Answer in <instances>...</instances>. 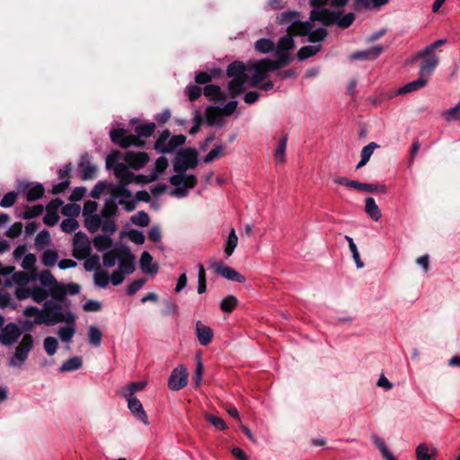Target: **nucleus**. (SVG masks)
I'll use <instances>...</instances> for the list:
<instances>
[{"instance_id": "1", "label": "nucleus", "mask_w": 460, "mask_h": 460, "mask_svg": "<svg viewBox=\"0 0 460 460\" xmlns=\"http://www.w3.org/2000/svg\"><path fill=\"white\" fill-rule=\"evenodd\" d=\"M119 153L111 154L106 158V167L112 170L119 181V184L111 189V197L104 204L111 201L118 208L117 202L124 206L126 211L130 212L136 208L137 201L132 198L131 191L127 188L130 183L144 184L143 175H136L124 163L118 162Z\"/></svg>"}, {"instance_id": "2", "label": "nucleus", "mask_w": 460, "mask_h": 460, "mask_svg": "<svg viewBox=\"0 0 460 460\" xmlns=\"http://www.w3.org/2000/svg\"><path fill=\"white\" fill-rule=\"evenodd\" d=\"M117 212L118 208L112 201L104 204L102 208V217L103 220L102 223H101L100 228L103 234L96 235L93 240L95 249L99 252L106 251L112 246L111 235L117 231V224L114 218Z\"/></svg>"}, {"instance_id": "3", "label": "nucleus", "mask_w": 460, "mask_h": 460, "mask_svg": "<svg viewBox=\"0 0 460 460\" xmlns=\"http://www.w3.org/2000/svg\"><path fill=\"white\" fill-rule=\"evenodd\" d=\"M280 68H283V66H280L278 61L267 58L249 63V69L253 71V75L250 79V85L252 87L258 86L268 77L269 72L276 71Z\"/></svg>"}, {"instance_id": "4", "label": "nucleus", "mask_w": 460, "mask_h": 460, "mask_svg": "<svg viewBox=\"0 0 460 460\" xmlns=\"http://www.w3.org/2000/svg\"><path fill=\"white\" fill-rule=\"evenodd\" d=\"M33 345V337L31 334H24L18 343L13 355L9 359V367L16 368L22 367Z\"/></svg>"}, {"instance_id": "5", "label": "nucleus", "mask_w": 460, "mask_h": 460, "mask_svg": "<svg viewBox=\"0 0 460 460\" xmlns=\"http://www.w3.org/2000/svg\"><path fill=\"white\" fill-rule=\"evenodd\" d=\"M44 306V315H40L36 321L37 323H44L51 326L68 320L62 312V307L59 303L49 300L46 301Z\"/></svg>"}, {"instance_id": "6", "label": "nucleus", "mask_w": 460, "mask_h": 460, "mask_svg": "<svg viewBox=\"0 0 460 460\" xmlns=\"http://www.w3.org/2000/svg\"><path fill=\"white\" fill-rule=\"evenodd\" d=\"M171 184L174 186L172 194L178 198L185 197L189 190L195 187L197 179L192 174H185L184 172H177L170 179Z\"/></svg>"}, {"instance_id": "7", "label": "nucleus", "mask_w": 460, "mask_h": 460, "mask_svg": "<svg viewBox=\"0 0 460 460\" xmlns=\"http://www.w3.org/2000/svg\"><path fill=\"white\" fill-rule=\"evenodd\" d=\"M296 47L293 37L287 32L286 35L280 37L275 45L276 61L283 67L291 62L290 51Z\"/></svg>"}, {"instance_id": "8", "label": "nucleus", "mask_w": 460, "mask_h": 460, "mask_svg": "<svg viewBox=\"0 0 460 460\" xmlns=\"http://www.w3.org/2000/svg\"><path fill=\"white\" fill-rule=\"evenodd\" d=\"M98 204L96 201L88 200L83 208V216L84 217V226L90 233H96L102 223V210L96 214Z\"/></svg>"}, {"instance_id": "9", "label": "nucleus", "mask_w": 460, "mask_h": 460, "mask_svg": "<svg viewBox=\"0 0 460 460\" xmlns=\"http://www.w3.org/2000/svg\"><path fill=\"white\" fill-rule=\"evenodd\" d=\"M246 67L241 61L232 62V99L244 92V84L248 81Z\"/></svg>"}, {"instance_id": "10", "label": "nucleus", "mask_w": 460, "mask_h": 460, "mask_svg": "<svg viewBox=\"0 0 460 460\" xmlns=\"http://www.w3.org/2000/svg\"><path fill=\"white\" fill-rule=\"evenodd\" d=\"M198 164V153L195 149H185L177 154L173 169L176 172H184L188 169L195 168Z\"/></svg>"}, {"instance_id": "11", "label": "nucleus", "mask_w": 460, "mask_h": 460, "mask_svg": "<svg viewBox=\"0 0 460 460\" xmlns=\"http://www.w3.org/2000/svg\"><path fill=\"white\" fill-rule=\"evenodd\" d=\"M92 252V244L89 237L83 232H77L73 239V255L83 260L90 255Z\"/></svg>"}, {"instance_id": "12", "label": "nucleus", "mask_w": 460, "mask_h": 460, "mask_svg": "<svg viewBox=\"0 0 460 460\" xmlns=\"http://www.w3.org/2000/svg\"><path fill=\"white\" fill-rule=\"evenodd\" d=\"M417 59H422L420 65L419 75L429 80V78L431 76L434 70L438 66L439 63V58L434 54H429L427 56H419L418 52L416 56L412 58L411 63L415 62Z\"/></svg>"}, {"instance_id": "13", "label": "nucleus", "mask_w": 460, "mask_h": 460, "mask_svg": "<svg viewBox=\"0 0 460 460\" xmlns=\"http://www.w3.org/2000/svg\"><path fill=\"white\" fill-rule=\"evenodd\" d=\"M38 279L53 296L58 297L65 296L66 290L64 287L57 281L49 270L41 271Z\"/></svg>"}, {"instance_id": "14", "label": "nucleus", "mask_w": 460, "mask_h": 460, "mask_svg": "<svg viewBox=\"0 0 460 460\" xmlns=\"http://www.w3.org/2000/svg\"><path fill=\"white\" fill-rule=\"evenodd\" d=\"M112 142L127 148L131 146H141L143 142L135 135L128 134L125 129H114L110 133Z\"/></svg>"}, {"instance_id": "15", "label": "nucleus", "mask_w": 460, "mask_h": 460, "mask_svg": "<svg viewBox=\"0 0 460 460\" xmlns=\"http://www.w3.org/2000/svg\"><path fill=\"white\" fill-rule=\"evenodd\" d=\"M230 115V103L224 108L210 106L206 110V120L210 126H220L226 116Z\"/></svg>"}, {"instance_id": "16", "label": "nucleus", "mask_w": 460, "mask_h": 460, "mask_svg": "<svg viewBox=\"0 0 460 460\" xmlns=\"http://www.w3.org/2000/svg\"><path fill=\"white\" fill-rule=\"evenodd\" d=\"M188 383L187 369L183 366L174 368L168 380V386L172 391H179Z\"/></svg>"}, {"instance_id": "17", "label": "nucleus", "mask_w": 460, "mask_h": 460, "mask_svg": "<svg viewBox=\"0 0 460 460\" xmlns=\"http://www.w3.org/2000/svg\"><path fill=\"white\" fill-rule=\"evenodd\" d=\"M119 270L125 275L131 274L135 270V258L127 248L118 250Z\"/></svg>"}, {"instance_id": "18", "label": "nucleus", "mask_w": 460, "mask_h": 460, "mask_svg": "<svg viewBox=\"0 0 460 460\" xmlns=\"http://www.w3.org/2000/svg\"><path fill=\"white\" fill-rule=\"evenodd\" d=\"M312 21H317L324 26H331L336 23L338 12L331 11L326 8L311 10L310 17Z\"/></svg>"}, {"instance_id": "19", "label": "nucleus", "mask_w": 460, "mask_h": 460, "mask_svg": "<svg viewBox=\"0 0 460 460\" xmlns=\"http://www.w3.org/2000/svg\"><path fill=\"white\" fill-rule=\"evenodd\" d=\"M125 164L132 169L138 170L144 167L149 161V156L145 152L128 151L123 155Z\"/></svg>"}, {"instance_id": "20", "label": "nucleus", "mask_w": 460, "mask_h": 460, "mask_svg": "<svg viewBox=\"0 0 460 460\" xmlns=\"http://www.w3.org/2000/svg\"><path fill=\"white\" fill-rule=\"evenodd\" d=\"M21 336V330L15 323H8L4 327L0 333V342L4 345L9 346L17 341Z\"/></svg>"}, {"instance_id": "21", "label": "nucleus", "mask_w": 460, "mask_h": 460, "mask_svg": "<svg viewBox=\"0 0 460 460\" xmlns=\"http://www.w3.org/2000/svg\"><path fill=\"white\" fill-rule=\"evenodd\" d=\"M126 399L128 402V407L133 415L144 424L147 425V415L144 411L141 402L136 396H132L131 394H129L128 397H126Z\"/></svg>"}, {"instance_id": "22", "label": "nucleus", "mask_w": 460, "mask_h": 460, "mask_svg": "<svg viewBox=\"0 0 460 460\" xmlns=\"http://www.w3.org/2000/svg\"><path fill=\"white\" fill-rule=\"evenodd\" d=\"M382 46H375L368 49L357 51L349 56L351 60H373L376 59L382 52Z\"/></svg>"}, {"instance_id": "23", "label": "nucleus", "mask_w": 460, "mask_h": 460, "mask_svg": "<svg viewBox=\"0 0 460 460\" xmlns=\"http://www.w3.org/2000/svg\"><path fill=\"white\" fill-rule=\"evenodd\" d=\"M196 335L198 341L203 346L209 344L214 337L212 329L203 324L200 321L196 323Z\"/></svg>"}, {"instance_id": "24", "label": "nucleus", "mask_w": 460, "mask_h": 460, "mask_svg": "<svg viewBox=\"0 0 460 460\" xmlns=\"http://www.w3.org/2000/svg\"><path fill=\"white\" fill-rule=\"evenodd\" d=\"M390 0H353L352 8L357 12L367 9H378L389 3Z\"/></svg>"}, {"instance_id": "25", "label": "nucleus", "mask_w": 460, "mask_h": 460, "mask_svg": "<svg viewBox=\"0 0 460 460\" xmlns=\"http://www.w3.org/2000/svg\"><path fill=\"white\" fill-rule=\"evenodd\" d=\"M168 166V161L164 156L159 157L155 161V166L153 172L149 175H143V182L148 183L155 181L159 174L164 172Z\"/></svg>"}, {"instance_id": "26", "label": "nucleus", "mask_w": 460, "mask_h": 460, "mask_svg": "<svg viewBox=\"0 0 460 460\" xmlns=\"http://www.w3.org/2000/svg\"><path fill=\"white\" fill-rule=\"evenodd\" d=\"M427 84H428V79L419 75L418 79L411 81V82L406 84L405 85H403L402 87L399 88L397 90V94H405V93H410L415 92L417 90H420V89L425 87L427 85Z\"/></svg>"}, {"instance_id": "27", "label": "nucleus", "mask_w": 460, "mask_h": 460, "mask_svg": "<svg viewBox=\"0 0 460 460\" xmlns=\"http://www.w3.org/2000/svg\"><path fill=\"white\" fill-rule=\"evenodd\" d=\"M301 13L295 10H288L281 13L276 18V22L280 25L294 24L300 20Z\"/></svg>"}, {"instance_id": "28", "label": "nucleus", "mask_w": 460, "mask_h": 460, "mask_svg": "<svg viewBox=\"0 0 460 460\" xmlns=\"http://www.w3.org/2000/svg\"><path fill=\"white\" fill-rule=\"evenodd\" d=\"M322 45H307L302 47L296 53L298 61H304L309 58L315 56L322 50Z\"/></svg>"}, {"instance_id": "29", "label": "nucleus", "mask_w": 460, "mask_h": 460, "mask_svg": "<svg viewBox=\"0 0 460 460\" xmlns=\"http://www.w3.org/2000/svg\"><path fill=\"white\" fill-rule=\"evenodd\" d=\"M379 146L375 142H370L368 145L364 146L360 153V161L357 164L356 168L359 169L365 166L367 162L369 161L371 155H373L374 151L378 148Z\"/></svg>"}, {"instance_id": "30", "label": "nucleus", "mask_w": 460, "mask_h": 460, "mask_svg": "<svg viewBox=\"0 0 460 460\" xmlns=\"http://www.w3.org/2000/svg\"><path fill=\"white\" fill-rule=\"evenodd\" d=\"M365 211L375 221L379 220L381 217V210L376 205L374 198L368 197L365 200Z\"/></svg>"}, {"instance_id": "31", "label": "nucleus", "mask_w": 460, "mask_h": 460, "mask_svg": "<svg viewBox=\"0 0 460 460\" xmlns=\"http://www.w3.org/2000/svg\"><path fill=\"white\" fill-rule=\"evenodd\" d=\"M153 257L148 252H144L140 257V267L145 273H156L157 266L152 265Z\"/></svg>"}, {"instance_id": "32", "label": "nucleus", "mask_w": 460, "mask_h": 460, "mask_svg": "<svg viewBox=\"0 0 460 460\" xmlns=\"http://www.w3.org/2000/svg\"><path fill=\"white\" fill-rule=\"evenodd\" d=\"M359 191L373 193L375 191H379L385 193L387 192V188L385 185H377L372 183H365L357 181L356 188Z\"/></svg>"}, {"instance_id": "33", "label": "nucleus", "mask_w": 460, "mask_h": 460, "mask_svg": "<svg viewBox=\"0 0 460 460\" xmlns=\"http://www.w3.org/2000/svg\"><path fill=\"white\" fill-rule=\"evenodd\" d=\"M254 48L258 52L267 54L275 49V43L270 39L262 38L255 42Z\"/></svg>"}, {"instance_id": "34", "label": "nucleus", "mask_w": 460, "mask_h": 460, "mask_svg": "<svg viewBox=\"0 0 460 460\" xmlns=\"http://www.w3.org/2000/svg\"><path fill=\"white\" fill-rule=\"evenodd\" d=\"M441 117L447 123L460 121V102L455 107L442 111Z\"/></svg>"}, {"instance_id": "35", "label": "nucleus", "mask_w": 460, "mask_h": 460, "mask_svg": "<svg viewBox=\"0 0 460 460\" xmlns=\"http://www.w3.org/2000/svg\"><path fill=\"white\" fill-rule=\"evenodd\" d=\"M204 418L208 422H209L213 427H215L218 430H224L227 429V424L218 415L210 412H205Z\"/></svg>"}, {"instance_id": "36", "label": "nucleus", "mask_w": 460, "mask_h": 460, "mask_svg": "<svg viewBox=\"0 0 460 460\" xmlns=\"http://www.w3.org/2000/svg\"><path fill=\"white\" fill-rule=\"evenodd\" d=\"M288 142V135H284L281 139L279 141L277 147L274 151V159L278 163H282L285 161V153L287 148Z\"/></svg>"}, {"instance_id": "37", "label": "nucleus", "mask_w": 460, "mask_h": 460, "mask_svg": "<svg viewBox=\"0 0 460 460\" xmlns=\"http://www.w3.org/2000/svg\"><path fill=\"white\" fill-rule=\"evenodd\" d=\"M437 453L435 448L429 453L428 445L425 443L420 444L416 448L417 460H430Z\"/></svg>"}, {"instance_id": "38", "label": "nucleus", "mask_w": 460, "mask_h": 460, "mask_svg": "<svg viewBox=\"0 0 460 460\" xmlns=\"http://www.w3.org/2000/svg\"><path fill=\"white\" fill-rule=\"evenodd\" d=\"M328 36V31L324 28L313 30L307 36L306 41L310 43H318L323 41Z\"/></svg>"}, {"instance_id": "39", "label": "nucleus", "mask_w": 460, "mask_h": 460, "mask_svg": "<svg viewBox=\"0 0 460 460\" xmlns=\"http://www.w3.org/2000/svg\"><path fill=\"white\" fill-rule=\"evenodd\" d=\"M287 32L289 33L292 37H307L308 34L310 33V31L304 27L300 20L297 22H295L294 24H290L287 29Z\"/></svg>"}, {"instance_id": "40", "label": "nucleus", "mask_w": 460, "mask_h": 460, "mask_svg": "<svg viewBox=\"0 0 460 460\" xmlns=\"http://www.w3.org/2000/svg\"><path fill=\"white\" fill-rule=\"evenodd\" d=\"M82 366V359L79 357H73L65 361L60 368V372H70L80 368Z\"/></svg>"}, {"instance_id": "41", "label": "nucleus", "mask_w": 460, "mask_h": 460, "mask_svg": "<svg viewBox=\"0 0 460 460\" xmlns=\"http://www.w3.org/2000/svg\"><path fill=\"white\" fill-rule=\"evenodd\" d=\"M93 282L99 288H106L110 282L108 272L102 269L97 270L93 275Z\"/></svg>"}, {"instance_id": "42", "label": "nucleus", "mask_w": 460, "mask_h": 460, "mask_svg": "<svg viewBox=\"0 0 460 460\" xmlns=\"http://www.w3.org/2000/svg\"><path fill=\"white\" fill-rule=\"evenodd\" d=\"M81 176L84 180L93 179L96 172V166L91 163L83 160L80 164Z\"/></svg>"}, {"instance_id": "43", "label": "nucleus", "mask_w": 460, "mask_h": 460, "mask_svg": "<svg viewBox=\"0 0 460 460\" xmlns=\"http://www.w3.org/2000/svg\"><path fill=\"white\" fill-rule=\"evenodd\" d=\"M220 75L219 69H213L208 72H199L196 75V83L202 84L210 82L213 78L217 77Z\"/></svg>"}, {"instance_id": "44", "label": "nucleus", "mask_w": 460, "mask_h": 460, "mask_svg": "<svg viewBox=\"0 0 460 460\" xmlns=\"http://www.w3.org/2000/svg\"><path fill=\"white\" fill-rule=\"evenodd\" d=\"M84 267L85 270H87V271L94 270V272H95L97 270L101 269L100 257L98 255L90 253V255L87 256L86 258H84Z\"/></svg>"}, {"instance_id": "45", "label": "nucleus", "mask_w": 460, "mask_h": 460, "mask_svg": "<svg viewBox=\"0 0 460 460\" xmlns=\"http://www.w3.org/2000/svg\"><path fill=\"white\" fill-rule=\"evenodd\" d=\"M88 337H89V342L94 346L98 347L102 343V332L101 330L96 326H90L88 330Z\"/></svg>"}, {"instance_id": "46", "label": "nucleus", "mask_w": 460, "mask_h": 460, "mask_svg": "<svg viewBox=\"0 0 460 460\" xmlns=\"http://www.w3.org/2000/svg\"><path fill=\"white\" fill-rule=\"evenodd\" d=\"M345 239L349 243V250H350V252L352 253V257H353L354 261H355V263L357 265V268L358 269L363 268L364 267V263H363V261L360 259L359 252L358 251L357 245L355 244L353 239L350 236H349V235H345Z\"/></svg>"}, {"instance_id": "47", "label": "nucleus", "mask_w": 460, "mask_h": 460, "mask_svg": "<svg viewBox=\"0 0 460 460\" xmlns=\"http://www.w3.org/2000/svg\"><path fill=\"white\" fill-rule=\"evenodd\" d=\"M204 94L214 101H220L223 98L220 87L215 84L207 85L204 88Z\"/></svg>"}, {"instance_id": "48", "label": "nucleus", "mask_w": 460, "mask_h": 460, "mask_svg": "<svg viewBox=\"0 0 460 460\" xmlns=\"http://www.w3.org/2000/svg\"><path fill=\"white\" fill-rule=\"evenodd\" d=\"M355 14L353 13H348L341 16V13L338 12V18L335 24L341 29L349 28L355 21Z\"/></svg>"}, {"instance_id": "49", "label": "nucleus", "mask_w": 460, "mask_h": 460, "mask_svg": "<svg viewBox=\"0 0 460 460\" xmlns=\"http://www.w3.org/2000/svg\"><path fill=\"white\" fill-rule=\"evenodd\" d=\"M49 291L40 287H33L31 288V297L37 303L45 301L49 296Z\"/></svg>"}, {"instance_id": "50", "label": "nucleus", "mask_w": 460, "mask_h": 460, "mask_svg": "<svg viewBox=\"0 0 460 460\" xmlns=\"http://www.w3.org/2000/svg\"><path fill=\"white\" fill-rule=\"evenodd\" d=\"M58 258V252L54 250L49 249L43 252L41 261L45 266L52 267L56 264Z\"/></svg>"}, {"instance_id": "51", "label": "nucleus", "mask_w": 460, "mask_h": 460, "mask_svg": "<svg viewBox=\"0 0 460 460\" xmlns=\"http://www.w3.org/2000/svg\"><path fill=\"white\" fill-rule=\"evenodd\" d=\"M170 132L164 130L155 143V148L161 153H165V148L170 138Z\"/></svg>"}, {"instance_id": "52", "label": "nucleus", "mask_w": 460, "mask_h": 460, "mask_svg": "<svg viewBox=\"0 0 460 460\" xmlns=\"http://www.w3.org/2000/svg\"><path fill=\"white\" fill-rule=\"evenodd\" d=\"M186 137L183 135L173 136L169 138L168 145L165 148V153H172L178 146L184 144Z\"/></svg>"}, {"instance_id": "53", "label": "nucleus", "mask_w": 460, "mask_h": 460, "mask_svg": "<svg viewBox=\"0 0 460 460\" xmlns=\"http://www.w3.org/2000/svg\"><path fill=\"white\" fill-rule=\"evenodd\" d=\"M146 381L130 383L127 387H125V389L123 391V395L125 397H128L129 394H131L132 396H135L134 394L136 392L143 390L146 387Z\"/></svg>"}, {"instance_id": "54", "label": "nucleus", "mask_w": 460, "mask_h": 460, "mask_svg": "<svg viewBox=\"0 0 460 460\" xmlns=\"http://www.w3.org/2000/svg\"><path fill=\"white\" fill-rule=\"evenodd\" d=\"M375 444L380 450L382 456L386 460H396V458L392 455V453L387 448L383 438L376 437L375 438Z\"/></svg>"}, {"instance_id": "55", "label": "nucleus", "mask_w": 460, "mask_h": 460, "mask_svg": "<svg viewBox=\"0 0 460 460\" xmlns=\"http://www.w3.org/2000/svg\"><path fill=\"white\" fill-rule=\"evenodd\" d=\"M44 194V188L42 185L38 184L30 188L27 191L26 197L28 201H34L42 197Z\"/></svg>"}, {"instance_id": "56", "label": "nucleus", "mask_w": 460, "mask_h": 460, "mask_svg": "<svg viewBox=\"0 0 460 460\" xmlns=\"http://www.w3.org/2000/svg\"><path fill=\"white\" fill-rule=\"evenodd\" d=\"M155 129V123H146V124L138 125L136 128V132L138 137H147L153 134Z\"/></svg>"}, {"instance_id": "57", "label": "nucleus", "mask_w": 460, "mask_h": 460, "mask_svg": "<svg viewBox=\"0 0 460 460\" xmlns=\"http://www.w3.org/2000/svg\"><path fill=\"white\" fill-rule=\"evenodd\" d=\"M75 331L74 326L68 324L66 326L61 327L58 330V336L62 341L69 342L72 340V338L75 334Z\"/></svg>"}, {"instance_id": "58", "label": "nucleus", "mask_w": 460, "mask_h": 460, "mask_svg": "<svg viewBox=\"0 0 460 460\" xmlns=\"http://www.w3.org/2000/svg\"><path fill=\"white\" fill-rule=\"evenodd\" d=\"M211 267L217 274L227 279H230V269L226 266H224L222 261L214 260L211 261Z\"/></svg>"}, {"instance_id": "59", "label": "nucleus", "mask_w": 460, "mask_h": 460, "mask_svg": "<svg viewBox=\"0 0 460 460\" xmlns=\"http://www.w3.org/2000/svg\"><path fill=\"white\" fill-rule=\"evenodd\" d=\"M130 220L134 225L139 226H146L149 224V217L147 213L144 211H139L133 215Z\"/></svg>"}, {"instance_id": "60", "label": "nucleus", "mask_w": 460, "mask_h": 460, "mask_svg": "<svg viewBox=\"0 0 460 460\" xmlns=\"http://www.w3.org/2000/svg\"><path fill=\"white\" fill-rule=\"evenodd\" d=\"M118 260V250H111L106 252L102 256V262L106 268H111L115 265Z\"/></svg>"}, {"instance_id": "61", "label": "nucleus", "mask_w": 460, "mask_h": 460, "mask_svg": "<svg viewBox=\"0 0 460 460\" xmlns=\"http://www.w3.org/2000/svg\"><path fill=\"white\" fill-rule=\"evenodd\" d=\"M44 349L49 356H52L57 352L58 346V341L54 337H47L44 340Z\"/></svg>"}, {"instance_id": "62", "label": "nucleus", "mask_w": 460, "mask_h": 460, "mask_svg": "<svg viewBox=\"0 0 460 460\" xmlns=\"http://www.w3.org/2000/svg\"><path fill=\"white\" fill-rule=\"evenodd\" d=\"M60 227L65 233H72L79 227V224L75 218L68 217L61 222Z\"/></svg>"}, {"instance_id": "63", "label": "nucleus", "mask_w": 460, "mask_h": 460, "mask_svg": "<svg viewBox=\"0 0 460 460\" xmlns=\"http://www.w3.org/2000/svg\"><path fill=\"white\" fill-rule=\"evenodd\" d=\"M23 315L26 317V318H33V321L34 323H36V324H42L43 323H37V319L38 317H40V315H44V311L43 310H40L38 309L37 307L35 306H28L24 309L23 311Z\"/></svg>"}, {"instance_id": "64", "label": "nucleus", "mask_w": 460, "mask_h": 460, "mask_svg": "<svg viewBox=\"0 0 460 460\" xmlns=\"http://www.w3.org/2000/svg\"><path fill=\"white\" fill-rule=\"evenodd\" d=\"M446 42H447V40H445V39L438 40L434 41L433 43L429 44V46H427L425 49L419 51V56H427L429 54H433L435 49L443 46L444 44H446Z\"/></svg>"}]
</instances>
